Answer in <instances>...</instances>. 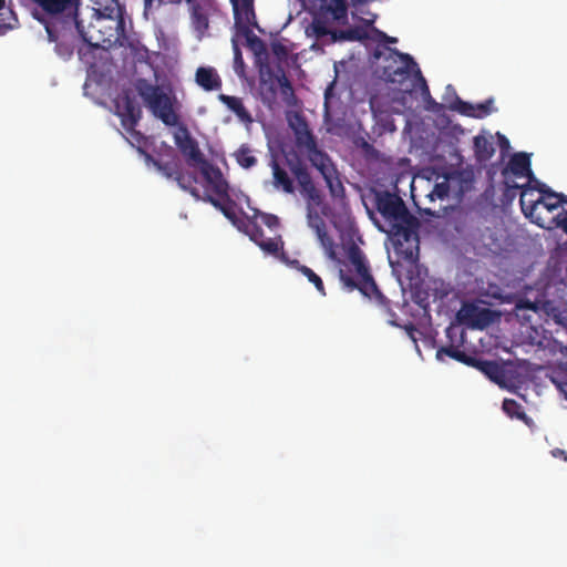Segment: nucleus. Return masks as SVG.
<instances>
[{
  "instance_id": "26",
  "label": "nucleus",
  "mask_w": 567,
  "mask_h": 567,
  "mask_svg": "<svg viewBox=\"0 0 567 567\" xmlns=\"http://www.w3.org/2000/svg\"><path fill=\"white\" fill-rule=\"evenodd\" d=\"M92 9L100 18L114 19L120 10L117 0H91Z\"/></svg>"
},
{
  "instance_id": "11",
  "label": "nucleus",
  "mask_w": 567,
  "mask_h": 567,
  "mask_svg": "<svg viewBox=\"0 0 567 567\" xmlns=\"http://www.w3.org/2000/svg\"><path fill=\"white\" fill-rule=\"evenodd\" d=\"M241 230L267 254L278 255L284 249V241L280 236L266 238L261 227L252 219H247Z\"/></svg>"
},
{
  "instance_id": "40",
  "label": "nucleus",
  "mask_w": 567,
  "mask_h": 567,
  "mask_svg": "<svg viewBox=\"0 0 567 567\" xmlns=\"http://www.w3.org/2000/svg\"><path fill=\"white\" fill-rule=\"evenodd\" d=\"M279 84H280V91H281V94L285 99H289V97H295V92H293V87L290 83V81L287 79V76L285 74H282L279 79Z\"/></svg>"
},
{
  "instance_id": "9",
  "label": "nucleus",
  "mask_w": 567,
  "mask_h": 567,
  "mask_svg": "<svg viewBox=\"0 0 567 567\" xmlns=\"http://www.w3.org/2000/svg\"><path fill=\"white\" fill-rule=\"evenodd\" d=\"M174 142L189 166L196 167L206 161L198 142L192 136L185 124H179L174 133Z\"/></svg>"
},
{
  "instance_id": "38",
  "label": "nucleus",
  "mask_w": 567,
  "mask_h": 567,
  "mask_svg": "<svg viewBox=\"0 0 567 567\" xmlns=\"http://www.w3.org/2000/svg\"><path fill=\"white\" fill-rule=\"evenodd\" d=\"M234 70L239 76L244 75L245 73V62L241 51L236 42H234Z\"/></svg>"
},
{
  "instance_id": "36",
  "label": "nucleus",
  "mask_w": 567,
  "mask_h": 567,
  "mask_svg": "<svg viewBox=\"0 0 567 567\" xmlns=\"http://www.w3.org/2000/svg\"><path fill=\"white\" fill-rule=\"evenodd\" d=\"M450 185L447 181H443L441 183H436L433 186V189L427 194V197L431 202L435 199H444L449 196Z\"/></svg>"
},
{
  "instance_id": "19",
  "label": "nucleus",
  "mask_w": 567,
  "mask_h": 567,
  "mask_svg": "<svg viewBox=\"0 0 567 567\" xmlns=\"http://www.w3.org/2000/svg\"><path fill=\"white\" fill-rule=\"evenodd\" d=\"M471 367L481 371L484 375H486L492 382L503 386L506 383V373L499 363L491 360H482L474 358L471 362Z\"/></svg>"
},
{
  "instance_id": "16",
  "label": "nucleus",
  "mask_w": 567,
  "mask_h": 567,
  "mask_svg": "<svg viewBox=\"0 0 567 567\" xmlns=\"http://www.w3.org/2000/svg\"><path fill=\"white\" fill-rule=\"evenodd\" d=\"M313 167L317 168L323 177L329 188L330 195L333 198L343 199L346 197V189L331 158L329 157Z\"/></svg>"
},
{
  "instance_id": "44",
  "label": "nucleus",
  "mask_w": 567,
  "mask_h": 567,
  "mask_svg": "<svg viewBox=\"0 0 567 567\" xmlns=\"http://www.w3.org/2000/svg\"><path fill=\"white\" fill-rule=\"evenodd\" d=\"M260 218L264 225L270 229H275L279 226V218L276 215L260 213Z\"/></svg>"
},
{
  "instance_id": "43",
  "label": "nucleus",
  "mask_w": 567,
  "mask_h": 567,
  "mask_svg": "<svg viewBox=\"0 0 567 567\" xmlns=\"http://www.w3.org/2000/svg\"><path fill=\"white\" fill-rule=\"evenodd\" d=\"M414 76L417 80V82L420 83L421 94H422L423 99L424 100H426V97L431 99L429 85H427L426 80L424 79L420 68H416V74Z\"/></svg>"
},
{
  "instance_id": "14",
  "label": "nucleus",
  "mask_w": 567,
  "mask_h": 567,
  "mask_svg": "<svg viewBox=\"0 0 567 567\" xmlns=\"http://www.w3.org/2000/svg\"><path fill=\"white\" fill-rule=\"evenodd\" d=\"M116 115L121 118L123 127L137 126L142 110L136 101L128 94H123L115 100Z\"/></svg>"
},
{
  "instance_id": "23",
  "label": "nucleus",
  "mask_w": 567,
  "mask_h": 567,
  "mask_svg": "<svg viewBox=\"0 0 567 567\" xmlns=\"http://www.w3.org/2000/svg\"><path fill=\"white\" fill-rule=\"evenodd\" d=\"M218 100L237 116L239 122L247 125L254 122V118L244 105L241 97L221 93L218 95Z\"/></svg>"
},
{
  "instance_id": "10",
  "label": "nucleus",
  "mask_w": 567,
  "mask_h": 567,
  "mask_svg": "<svg viewBox=\"0 0 567 567\" xmlns=\"http://www.w3.org/2000/svg\"><path fill=\"white\" fill-rule=\"evenodd\" d=\"M460 323L472 329H485L494 321V311L474 302H464L456 313Z\"/></svg>"
},
{
  "instance_id": "32",
  "label": "nucleus",
  "mask_w": 567,
  "mask_h": 567,
  "mask_svg": "<svg viewBox=\"0 0 567 567\" xmlns=\"http://www.w3.org/2000/svg\"><path fill=\"white\" fill-rule=\"evenodd\" d=\"M136 126L131 127H124L125 131L128 133L130 137L127 138L128 143L134 146L141 154L146 155L147 158H151V155H148L145 152V147L147 146V137L143 135L140 131L135 128Z\"/></svg>"
},
{
  "instance_id": "52",
  "label": "nucleus",
  "mask_w": 567,
  "mask_h": 567,
  "mask_svg": "<svg viewBox=\"0 0 567 567\" xmlns=\"http://www.w3.org/2000/svg\"><path fill=\"white\" fill-rule=\"evenodd\" d=\"M424 101L427 103V105H429L427 107L430 110H436L439 107V104L432 97L431 99L426 97V100H424Z\"/></svg>"
},
{
  "instance_id": "33",
  "label": "nucleus",
  "mask_w": 567,
  "mask_h": 567,
  "mask_svg": "<svg viewBox=\"0 0 567 567\" xmlns=\"http://www.w3.org/2000/svg\"><path fill=\"white\" fill-rule=\"evenodd\" d=\"M502 409L512 419H517L524 422L528 420L523 406L514 399H504Z\"/></svg>"
},
{
  "instance_id": "2",
  "label": "nucleus",
  "mask_w": 567,
  "mask_h": 567,
  "mask_svg": "<svg viewBox=\"0 0 567 567\" xmlns=\"http://www.w3.org/2000/svg\"><path fill=\"white\" fill-rule=\"evenodd\" d=\"M339 279L343 290L348 292L358 290L379 306L389 308L390 301L378 288L369 260L358 246L353 245L349 248L348 258L339 268Z\"/></svg>"
},
{
  "instance_id": "25",
  "label": "nucleus",
  "mask_w": 567,
  "mask_h": 567,
  "mask_svg": "<svg viewBox=\"0 0 567 567\" xmlns=\"http://www.w3.org/2000/svg\"><path fill=\"white\" fill-rule=\"evenodd\" d=\"M254 28H245L244 30L237 31V35L244 37L246 39L247 47L251 50V52L260 58L261 55L267 54L266 43L254 33Z\"/></svg>"
},
{
  "instance_id": "7",
  "label": "nucleus",
  "mask_w": 567,
  "mask_h": 567,
  "mask_svg": "<svg viewBox=\"0 0 567 567\" xmlns=\"http://www.w3.org/2000/svg\"><path fill=\"white\" fill-rule=\"evenodd\" d=\"M509 188L520 189V198L519 204L522 207V212L524 215L529 218L534 224L543 227V228H553L554 224L549 221L546 225L545 219L540 216L539 203H540V194L538 196L535 195V190H537V184L528 181L525 185L513 184L508 185Z\"/></svg>"
},
{
  "instance_id": "39",
  "label": "nucleus",
  "mask_w": 567,
  "mask_h": 567,
  "mask_svg": "<svg viewBox=\"0 0 567 567\" xmlns=\"http://www.w3.org/2000/svg\"><path fill=\"white\" fill-rule=\"evenodd\" d=\"M7 19L0 20V35H4L9 30H12L16 25L17 18L12 10H7Z\"/></svg>"
},
{
  "instance_id": "31",
  "label": "nucleus",
  "mask_w": 567,
  "mask_h": 567,
  "mask_svg": "<svg viewBox=\"0 0 567 567\" xmlns=\"http://www.w3.org/2000/svg\"><path fill=\"white\" fill-rule=\"evenodd\" d=\"M291 265L300 271L303 276L308 278V280L315 285L316 289L322 295L326 296V290L323 286L322 279L309 267L305 265H300L298 260H293Z\"/></svg>"
},
{
  "instance_id": "20",
  "label": "nucleus",
  "mask_w": 567,
  "mask_h": 567,
  "mask_svg": "<svg viewBox=\"0 0 567 567\" xmlns=\"http://www.w3.org/2000/svg\"><path fill=\"white\" fill-rule=\"evenodd\" d=\"M506 171H509L516 177H527L528 181L534 183L537 181L530 168V156L527 153L514 154L507 164Z\"/></svg>"
},
{
  "instance_id": "55",
  "label": "nucleus",
  "mask_w": 567,
  "mask_h": 567,
  "mask_svg": "<svg viewBox=\"0 0 567 567\" xmlns=\"http://www.w3.org/2000/svg\"><path fill=\"white\" fill-rule=\"evenodd\" d=\"M6 0H0V10L4 9Z\"/></svg>"
},
{
  "instance_id": "30",
  "label": "nucleus",
  "mask_w": 567,
  "mask_h": 567,
  "mask_svg": "<svg viewBox=\"0 0 567 567\" xmlns=\"http://www.w3.org/2000/svg\"><path fill=\"white\" fill-rule=\"evenodd\" d=\"M446 91H452L455 95L454 101L449 105V109L452 111H457L460 114L471 117H476V109L475 105L462 101L456 94L452 85L446 86Z\"/></svg>"
},
{
  "instance_id": "56",
  "label": "nucleus",
  "mask_w": 567,
  "mask_h": 567,
  "mask_svg": "<svg viewBox=\"0 0 567 567\" xmlns=\"http://www.w3.org/2000/svg\"><path fill=\"white\" fill-rule=\"evenodd\" d=\"M165 1H166V0H158V2H159V3H163V2H165Z\"/></svg>"
},
{
  "instance_id": "48",
  "label": "nucleus",
  "mask_w": 567,
  "mask_h": 567,
  "mask_svg": "<svg viewBox=\"0 0 567 567\" xmlns=\"http://www.w3.org/2000/svg\"><path fill=\"white\" fill-rule=\"evenodd\" d=\"M55 51L63 58H70L73 54V49L69 44L62 42L56 43Z\"/></svg>"
},
{
  "instance_id": "5",
  "label": "nucleus",
  "mask_w": 567,
  "mask_h": 567,
  "mask_svg": "<svg viewBox=\"0 0 567 567\" xmlns=\"http://www.w3.org/2000/svg\"><path fill=\"white\" fill-rule=\"evenodd\" d=\"M419 227L420 221L416 218L413 223L402 225L393 231H386L391 239L393 251L398 258V262L404 261L413 265L419 259Z\"/></svg>"
},
{
  "instance_id": "51",
  "label": "nucleus",
  "mask_w": 567,
  "mask_h": 567,
  "mask_svg": "<svg viewBox=\"0 0 567 567\" xmlns=\"http://www.w3.org/2000/svg\"><path fill=\"white\" fill-rule=\"evenodd\" d=\"M377 18H378L377 14L370 13V17L368 19H363L362 21L364 22V24L367 27H371L375 22Z\"/></svg>"
},
{
  "instance_id": "8",
  "label": "nucleus",
  "mask_w": 567,
  "mask_h": 567,
  "mask_svg": "<svg viewBox=\"0 0 567 567\" xmlns=\"http://www.w3.org/2000/svg\"><path fill=\"white\" fill-rule=\"evenodd\" d=\"M188 11L190 25L199 40L208 34L210 18L220 12L215 0H197Z\"/></svg>"
},
{
  "instance_id": "37",
  "label": "nucleus",
  "mask_w": 567,
  "mask_h": 567,
  "mask_svg": "<svg viewBox=\"0 0 567 567\" xmlns=\"http://www.w3.org/2000/svg\"><path fill=\"white\" fill-rule=\"evenodd\" d=\"M311 29H312L313 34L318 39H321L328 34H332L334 39L337 38L336 33H332L329 30V28L327 27L326 22L319 18L313 19V21L311 23Z\"/></svg>"
},
{
  "instance_id": "21",
  "label": "nucleus",
  "mask_w": 567,
  "mask_h": 567,
  "mask_svg": "<svg viewBox=\"0 0 567 567\" xmlns=\"http://www.w3.org/2000/svg\"><path fill=\"white\" fill-rule=\"evenodd\" d=\"M195 82L205 91H217L223 85L221 78L212 66H199L195 73Z\"/></svg>"
},
{
  "instance_id": "13",
  "label": "nucleus",
  "mask_w": 567,
  "mask_h": 567,
  "mask_svg": "<svg viewBox=\"0 0 567 567\" xmlns=\"http://www.w3.org/2000/svg\"><path fill=\"white\" fill-rule=\"evenodd\" d=\"M33 2L48 14L55 16L59 13H68L72 16V20L79 33L82 35L83 40L87 42V39L83 34L81 22L78 20L79 0H33Z\"/></svg>"
},
{
  "instance_id": "17",
  "label": "nucleus",
  "mask_w": 567,
  "mask_h": 567,
  "mask_svg": "<svg viewBox=\"0 0 567 567\" xmlns=\"http://www.w3.org/2000/svg\"><path fill=\"white\" fill-rule=\"evenodd\" d=\"M203 200L212 204L239 230H241L245 227L246 220L238 218L236 213L237 204L230 197L229 192L227 193V197L213 196L212 194L206 193L203 196Z\"/></svg>"
},
{
  "instance_id": "1",
  "label": "nucleus",
  "mask_w": 567,
  "mask_h": 567,
  "mask_svg": "<svg viewBox=\"0 0 567 567\" xmlns=\"http://www.w3.org/2000/svg\"><path fill=\"white\" fill-rule=\"evenodd\" d=\"M290 173L297 181L301 196L307 203V223L308 226L315 230L317 238L330 258H334V241L327 231L326 221L319 215L318 208L321 207V213L327 215V208L323 205V196L317 188L307 166L305 163L296 157L295 159L286 158Z\"/></svg>"
},
{
  "instance_id": "29",
  "label": "nucleus",
  "mask_w": 567,
  "mask_h": 567,
  "mask_svg": "<svg viewBox=\"0 0 567 567\" xmlns=\"http://www.w3.org/2000/svg\"><path fill=\"white\" fill-rule=\"evenodd\" d=\"M444 357H449L470 367L472 360L474 359L473 357L467 355L463 350L455 346L441 347L436 351V358L439 360H443Z\"/></svg>"
},
{
  "instance_id": "53",
  "label": "nucleus",
  "mask_w": 567,
  "mask_h": 567,
  "mask_svg": "<svg viewBox=\"0 0 567 567\" xmlns=\"http://www.w3.org/2000/svg\"><path fill=\"white\" fill-rule=\"evenodd\" d=\"M499 137H501L502 144H506V145L508 144V141L505 136L499 135Z\"/></svg>"
},
{
  "instance_id": "18",
  "label": "nucleus",
  "mask_w": 567,
  "mask_h": 567,
  "mask_svg": "<svg viewBox=\"0 0 567 567\" xmlns=\"http://www.w3.org/2000/svg\"><path fill=\"white\" fill-rule=\"evenodd\" d=\"M537 184V192L540 194L539 208L546 209L548 213H554L559 207L561 212L567 209V196L563 193L554 192L546 184L535 181Z\"/></svg>"
},
{
  "instance_id": "28",
  "label": "nucleus",
  "mask_w": 567,
  "mask_h": 567,
  "mask_svg": "<svg viewBox=\"0 0 567 567\" xmlns=\"http://www.w3.org/2000/svg\"><path fill=\"white\" fill-rule=\"evenodd\" d=\"M175 181L177 182V184L181 188L189 192V194L195 199L203 200V196L200 195L199 189L194 186L197 183V177L195 174L177 172L176 176H175Z\"/></svg>"
},
{
  "instance_id": "4",
  "label": "nucleus",
  "mask_w": 567,
  "mask_h": 567,
  "mask_svg": "<svg viewBox=\"0 0 567 567\" xmlns=\"http://www.w3.org/2000/svg\"><path fill=\"white\" fill-rule=\"evenodd\" d=\"M136 90L155 117L167 126L178 125L179 116L174 110V101L159 86L142 79L137 81Z\"/></svg>"
},
{
  "instance_id": "49",
  "label": "nucleus",
  "mask_w": 567,
  "mask_h": 567,
  "mask_svg": "<svg viewBox=\"0 0 567 567\" xmlns=\"http://www.w3.org/2000/svg\"><path fill=\"white\" fill-rule=\"evenodd\" d=\"M45 31L48 33V39L50 42H56L59 39L58 31L55 27L51 23H45Z\"/></svg>"
},
{
  "instance_id": "50",
  "label": "nucleus",
  "mask_w": 567,
  "mask_h": 567,
  "mask_svg": "<svg viewBox=\"0 0 567 567\" xmlns=\"http://www.w3.org/2000/svg\"><path fill=\"white\" fill-rule=\"evenodd\" d=\"M516 309L517 310H520V309H532V310H536V306L529 301H524V302H519L516 305Z\"/></svg>"
},
{
  "instance_id": "22",
  "label": "nucleus",
  "mask_w": 567,
  "mask_h": 567,
  "mask_svg": "<svg viewBox=\"0 0 567 567\" xmlns=\"http://www.w3.org/2000/svg\"><path fill=\"white\" fill-rule=\"evenodd\" d=\"M272 172V185L276 189L282 190L286 194L295 193L293 179L290 177L288 171L282 167L276 159L270 162Z\"/></svg>"
},
{
  "instance_id": "42",
  "label": "nucleus",
  "mask_w": 567,
  "mask_h": 567,
  "mask_svg": "<svg viewBox=\"0 0 567 567\" xmlns=\"http://www.w3.org/2000/svg\"><path fill=\"white\" fill-rule=\"evenodd\" d=\"M555 227L560 228L567 235V209L559 212L550 218Z\"/></svg>"
},
{
  "instance_id": "6",
  "label": "nucleus",
  "mask_w": 567,
  "mask_h": 567,
  "mask_svg": "<svg viewBox=\"0 0 567 567\" xmlns=\"http://www.w3.org/2000/svg\"><path fill=\"white\" fill-rule=\"evenodd\" d=\"M289 126L293 132L295 144L300 153L305 154L312 166L326 161L330 156L319 147L317 137L309 128L306 118L300 114L289 120Z\"/></svg>"
},
{
  "instance_id": "12",
  "label": "nucleus",
  "mask_w": 567,
  "mask_h": 567,
  "mask_svg": "<svg viewBox=\"0 0 567 567\" xmlns=\"http://www.w3.org/2000/svg\"><path fill=\"white\" fill-rule=\"evenodd\" d=\"M207 185L214 194L213 196L227 197L229 192V184L223 175L220 168L208 159L204 161L197 166Z\"/></svg>"
},
{
  "instance_id": "27",
  "label": "nucleus",
  "mask_w": 567,
  "mask_h": 567,
  "mask_svg": "<svg viewBox=\"0 0 567 567\" xmlns=\"http://www.w3.org/2000/svg\"><path fill=\"white\" fill-rule=\"evenodd\" d=\"M474 152L478 162H486L494 155L495 148L488 137L477 135L474 137Z\"/></svg>"
},
{
  "instance_id": "24",
  "label": "nucleus",
  "mask_w": 567,
  "mask_h": 567,
  "mask_svg": "<svg viewBox=\"0 0 567 567\" xmlns=\"http://www.w3.org/2000/svg\"><path fill=\"white\" fill-rule=\"evenodd\" d=\"M320 10L330 14L333 20L346 23L348 20L347 0H319Z\"/></svg>"
},
{
  "instance_id": "3",
  "label": "nucleus",
  "mask_w": 567,
  "mask_h": 567,
  "mask_svg": "<svg viewBox=\"0 0 567 567\" xmlns=\"http://www.w3.org/2000/svg\"><path fill=\"white\" fill-rule=\"evenodd\" d=\"M373 205L381 217L380 220L375 219V225L383 233L393 231L416 219L409 212L404 200L389 190H373Z\"/></svg>"
},
{
  "instance_id": "54",
  "label": "nucleus",
  "mask_w": 567,
  "mask_h": 567,
  "mask_svg": "<svg viewBox=\"0 0 567 567\" xmlns=\"http://www.w3.org/2000/svg\"><path fill=\"white\" fill-rule=\"evenodd\" d=\"M145 7H151L154 2V0H144Z\"/></svg>"
},
{
  "instance_id": "47",
  "label": "nucleus",
  "mask_w": 567,
  "mask_h": 567,
  "mask_svg": "<svg viewBox=\"0 0 567 567\" xmlns=\"http://www.w3.org/2000/svg\"><path fill=\"white\" fill-rule=\"evenodd\" d=\"M341 37L343 39H349V40H362V39L367 38V34L361 33L360 30L355 29V30H349V31L341 32Z\"/></svg>"
},
{
  "instance_id": "35",
  "label": "nucleus",
  "mask_w": 567,
  "mask_h": 567,
  "mask_svg": "<svg viewBox=\"0 0 567 567\" xmlns=\"http://www.w3.org/2000/svg\"><path fill=\"white\" fill-rule=\"evenodd\" d=\"M394 54H396L401 61L404 63V68L399 69L396 73L403 74V73H413V75L416 74V68H419L417 63L414 61V59L408 54L398 51L396 49L392 50Z\"/></svg>"
},
{
  "instance_id": "46",
  "label": "nucleus",
  "mask_w": 567,
  "mask_h": 567,
  "mask_svg": "<svg viewBox=\"0 0 567 567\" xmlns=\"http://www.w3.org/2000/svg\"><path fill=\"white\" fill-rule=\"evenodd\" d=\"M372 32H373L375 39L381 41V42H384V43H396L398 42L396 38L390 37V35H388L386 33H384L383 31H381V30H379L377 28H373Z\"/></svg>"
},
{
  "instance_id": "34",
  "label": "nucleus",
  "mask_w": 567,
  "mask_h": 567,
  "mask_svg": "<svg viewBox=\"0 0 567 567\" xmlns=\"http://www.w3.org/2000/svg\"><path fill=\"white\" fill-rule=\"evenodd\" d=\"M237 163L243 168H250L257 164V158L248 147L241 146L235 154Z\"/></svg>"
},
{
  "instance_id": "45",
  "label": "nucleus",
  "mask_w": 567,
  "mask_h": 567,
  "mask_svg": "<svg viewBox=\"0 0 567 567\" xmlns=\"http://www.w3.org/2000/svg\"><path fill=\"white\" fill-rule=\"evenodd\" d=\"M158 171H161L166 177H175L178 171L174 169V165L171 163L154 162Z\"/></svg>"
},
{
  "instance_id": "15",
  "label": "nucleus",
  "mask_w": 567,
  "mask_h": 567,
  "mask_svg": "<svg viewBox=\"0 0 567 567\" xmlns=\"http://www.w3.org/2000/svg\"><path fill=\"white\" fill-rule=\"evenodd\" d=\"M229 1L233 6L236 32L244 30L246 27H256V29H259L254 9V0Z\"/></svg>"
},
{
  "instance_id": "41",
  "label": "nucleus",
  "mask_w": 567,
  "mask_h": 567,
  "mask_svg": "<svg viewBox=\"0 0 567 567\" xmlns=\"http://www.w3.org/2000/svg\"><path fill=\"white\" fill-rule=\"evenodd\" d=\"M476 109V118H483L489 115L493 112V100H486L482 103L475 105Z\"/></svg>"
}]
</instances>
